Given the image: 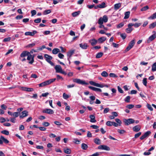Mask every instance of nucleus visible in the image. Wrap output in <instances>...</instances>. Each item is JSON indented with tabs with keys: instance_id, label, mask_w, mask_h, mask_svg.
<instances>
[{
	"instance_id": "a19ab883",
	"label": "nucleus",
	"mask_w": 156,
	"mask_h": 156,
	"mask_svg": "<svg viewBox=\"0 0 156 156\" xmlns=\"http://www.w3.org/2000/svg\"><path fill=\"white\" fill-rule=\"evenodd\" d=\"M118 34H120V36L123 39H125L126 37V34L125 33L121 34L120 33H119Z\"/></svg>"
},
{
	"instance_id": "69168bd1",
	"label": "nucleus",
	"mask_w": 156,
	"mask_h": 156,
	"mask_svg": "<svg viewBox=\"0 0 156 156\" xmlns=\"http://www.w3.org/2000/svg\"><path fill=\"white\" fill-rule=\"evenodd\" d=\"M58 56L60 58L62 59L64 57V55L61 53H59L58 55Z\"/></svg>"
},
{
	"instance_id": "423d86ee",
	"label": "nucleus",
	"mask_w": 156,
	"mask_h": 156,
	"mask_svg": "<svg viewBox=\"0 0 156 156\" xmlns=\"http://www.w3.org/2000/svg\"><path fill=\"white\" fill-rule=\"evenodd\" d=\"M75 51L74 50H71L67 52V60L69 61V64H70V59L74 53Z\"/></svg>"
},
{
	"instance_id": "5701e85b",
	"label": "nucleus",
	"mask_w": 156,
	"mask_h": 156,
	"mask_svg": "<svg viewBox=\"0 0 156 156\" xmlns=\"http://www.w3.org/2000/svg\"><path fill=\"white\" fill-rule=\"evenodd\" d=\"M121 6V3H118L114 5V9L117 10Z\"/></svg>"
},
{
	"instance_id": "864d4df0",
	"label": "nucleus",
	"mask_w": 156,
	"mask_h": 156,
	"mask_svg": "<svg viewBox=\"0 0 156 156\" xmlns=\"http://www.w3.org/2000/svg\"><path fill=\"white\" fill-rule=\"evenodd\" d=\"M113 122H112L110 121H107L106 123V125L109 126H111L113 125Z\"/></svg>"
},
{
	"instance_id": "1a4fd4ad",
	"label": "nucleus",
	"mask_w": 156,
	"mask_h": 156,
	"mask_svg": "<svg viewBox=\"0 0 156 156\" xmlns=\"http://www.w3.org/2000/svg\"><path fill=\"white\" fill-rule=\"evenodd\" d=\"M28 115V112L26 110H24L20 114V119H23L24 117L27 116Z\"/></svg>"
},
{
	"instance_id": "7ed1b4c3",
	"label": "nucleus",
	"mask_w": 156,
	"mask_h": 156,
	"mask_svg": "<svg viewBox=\"0 0 156 156\" xmlns=\"http://www.w3.org/2000/svg\"><path fill=\"white\" fill-rule=\"evenodd\" d=\"M135 43V39H133V40L131 41L129 43L128 46L126 48L125 50L126 52H127L131 48H133L134 45Z\"/></svg>"
},
{
	"instance_id": "2f4dec72",
	"label": "nucleus",
	"mask_w": 156,
	"mask_h": 156,
	"mask_svg": "<svg viewBox=\"0 0 156 156\" xmlns=\"http://www.w3.org/2000/svg\"><path fill=\"white\" fill-rule=\"evenodd\" d=\"M98 6L99 8H103L106 7L105 3L104 2H103L101 4L98 5Z\"/></svg>"
},
{
	"instance_id": "5fc2aeb1",
	"label": "nucleus",
	"mask_w": 156,
	"mask_h": 156,
	"mask_svg": "<svg viewBox=\"0 0 156 156\" xmlns=\"http://www.w3.org/2000/svg\"><path fill=\"white\" fill-rule=\"evenodd\" d=\"M11 38L10 37L6 38L4 39L3 40V41L4 42L9 41L11 40Z\"/></svg>"
},
{
	"instance_id": "c9c22d12",
	"label": "nucleus",
	"mask_w": 156,
	"mask_h": 156,
	"mask_svg": "<svg viewBox=\"0 0 156 156\" xmlns=\"http://www.w3.org/2000/svg\"><path fill=\"white\" fill-rule=\"evenodd\" d=\"M64 152L65 153L67 154H70L71 152V150L70 149L66 148V149H64Z\"/></svg>"
},
{
	"instance_id": "393cba45",
	"label": "nucleus",
	"mask_w": 156,
	"mask_h": 156,
	"mask_svg": "<svg viewBox=\"0 0 156 156\" xmlns=\"http://www.w3.org/2000/svg\"><path fill=\"white\" fill-rule=\"evenodd\" d=\"M60 52V50L58 48H55L53 49L52 51V53L54 54H56Z\"/></svg>"
},
{
	"instance_id": "e2e57ef3",
	"label": "nucleus",
	"mask_w": 156,
	"mask_h": 156,
	"mask_svg": "<svg viewBox=\"0 0 156 156\" xmlns=\"http://www.w3.org/2000/svg\"><path fill=\"white\" fill-rule=\"evenodd\" d=\"M109 76L111 77H117V76L113 73H110Z\"/></svg>"
},
{
	"instance_id": "bf43d9fd",
	"label": "nucleus",
	"mask_w": 156,
	"mask_h": 156,
	"mask_svg": "<svg viewBox=\"0 0 156 156\" xmlns=\"http://www.w3.org/2000/svg\"><path fill=\"white\" fill-rule=\"evenodd\" d=\"M35 43H32L30 44H28L27 46H26V47L27 48H30L33 47L35 45Z\"/></svg>"
},
{
	"instance_id": "37998d69",
	"label": "nucleus",
	"mask_w": 156,
	"mask_h": 156,
	"mask_svg": "<svg viewBox=\"0 0 156 156\" xmlns=\"http://www.w3.org/2000/svg\"><path fill=\"white\" fill-rule=\"evenodd\" d=\"M51 12V10L48 9V10H45L43 12L44 15H47L50 13Z\"/></svg>"
},
{
	"instance_id": "412c9836",
	"label": "nucleus",
	"mask_w": 156,
	"mask_h": 156,
	"mask_svg": "<svg viewBox=\"0 0 156 156\" xmlns=\"http://www.w3.org/2000/svg\"><path fill=\"white\" fill-rule=\"evenodd\" d=\"M44 57L46 58V60L48 62V61H51L52 58V57L48 54H45L44 55Z\"/></svg>"
},
{
	"instance_id": "4c0bfd02",
	"label": "nucleus",
	"mask_w": 156,
	"mask_h": 156,
	"mask_svg": "<svg viewBox=\"0 0 156 156\" xmlns=\"http://www.w3.org/2000/svg\"><path fill=\"white\" fill-rule=\"evenodd\" d=\"M20 113L19 112H14L12 113V116L14 117H18L19 114Z\"/></svg>"
},
{
	"instance_id": "cd10ccee",
	"label": "nucleus",
	"mask_w": 156,
	"mask_h": 156,
	"mask_svg": "<svg viewBox=\"0 0 156 156\" xmlns=\"http://www.w3.org/2000/svg\"><path fill=\"white\" fill-rule=\"evenodd\" d=\"M156 26V22H154L150 24L149 26L150 29H153Z\"/></svg>"
},
{
	"instance_id": "20e7f679",
	"label": "nucleus",
	"mask_w": 156,
	"mask_h": 156,
	"mask_svg": "<svg viewBox=\"0 0 156 156\" xmlns=\"http://www.w3.org/2000/svg\"><path fill=\"white\" fill-rule=\"evenodd\" d=\"M152 33L153 34L149 37L147 40V42L148 43H150L156 37V32L155 31H152Z\"/></svg>"
},
{
	"instance_id": "e433bc0d",
	"label": "nucleus",
	"mask_w": 156,
	"mask_h": 156,
	"mask_svg": "<svg viewBox=\"0 0 156 156\" xmlns=\"http://www.w3.org/2000/svg\"><path fill=\"white\" fill-rule=\"evenodd\" d=\"M101 75L103 77H106L108 76V74L106 72L104 71L101 73Z\"/></svg>"
},
{
	"instance_id": "f3484780",
	"label": "nucleus",
	"mask_w": 156,
	"mask_h": 156,
	"mask_svg": "<svg viewBox=\"0 0 156 156\" xmlns=\"http://www.w3.org/2000/svg\"><path fill=\"white\" fill-rule=\"evenodd\" d=\"M88 87L89 89L95 91H98L100 92H101L102 91L101 90L100 88H96L92 86H89Z\"/></svg>"
},
{
	"instance_id": "f704fd0d",
	"label": "nucleus",
	"mask_w": 156,
	"mask_h": 156,
	"mask_svg": "<svg viewBox=\"0 0 156 156\" xmlns=\"http://www.w3.org/2000/svg\"><path fill=\"white\" fill-rule=\"evenodd\" d=\"M102 18L105 23L107 22L108 21V18L106 15L104 16Z\"/></svg>"
},
{
	"instance_id": "b1692460",
	"label": "nucleus",
	"mask_w": 156,
	"mask_h": 156,
	"mask_svg": "<svg viewBox=\"0 0 156 156\" xmlns=\"http://www.w3.org/2000/svg\"><path fill=\"white\" fill-rule=\"evenodd\" d=\"M106 38L105 37H100L98 39V42L100 43H102L103 42L106 40Z\"/></svg>"
},
{
	"instance_id": "f257e3e1",
	"label": "nucleus",
	"mask_w": 156,
	"mask_h": 156,
	"mask_svg": "<svg viewBox=\"0 0 156 156\" xmlns=\"http://www.w3.org/2000/svg\"><path fill=\"white\" fill-rule=\"evenodd\" d=\"M56 80V78L51 79L45 81L39 84V87H43L45 86L48 85L53 82H54Z\"/></svg>"
},
{
	"instance_id": "a878e982",
	"label": "nucleus",
	"mask_w": 156,
	"mask_h": 156,
	"mask_svg": "<svg viewBox=\"0 0 156 156\" xmlns=\"http://www.w3.org/2000/svg\"><path fill=\"white\" fill-rule=\"evenodd\" d=\"M80 11L75 12L72 13V15L73 17H76L79 15L80 14Z\"/></svg>"
},
{
	"instance_id": "473e14b6",
	"label": "nucleus",
	"mask_w": 156,
	"mask_h": 156,
	"mask_svg": "<svg viewBox=\"0 0 156 156\" xmlns=\"http://www.w3.org/2000/svg\"><path fill=\"white\" fill-rule=\"evenodd\" d=\"M152 71L154 72L156 71V62L154 63L152 66Z\"/></svg>"
},
{
	"instance_id": "4d7b16f0",
	"label": "nucleus",
	"mask_w": 156,
	"mask_h": 156,
	"mask_svg": "<svg viewBox=\"0 0 156 156\" xmlns=\"http://www.w3.org/2000/svg\"><path fill=\"white\" fill-rule=\"evenodd\" d=\"M31 16H33L36 14L37 12L35 10H32L31 12Z\"/></svg>"
},
{
	"instance_id": "0e129e2a",
	"label": "nucleus",
	"mask_w": 156,
	"mask_h": 156,
	"mask_svg": "<svg viewBox=\"0 0 156 156\" xmlns=\"http://www.w3.org/2000/svg\"><path fill=\"white\" fill-rule=\"evenodd\" d=\"M117 88L119 92L121 93H123V90L120 87L118 86Z\"/></svg>"
},
{
	"instance_id": "052dcab7",
	"label": "nucleus",
	"mask_w": 156,
	"mask_h": 156,
	"mask_svg": "<svg viewBox=\"0 0 156 156\" xmlns=\"http://www.w3.org/2000/svg\"><path fill=\"white\" fill-rule=\"evenodd\" d=\"M147 107L150 111H153V108L150 105L147 104Z\"/></svg>"
},
{
	"instance_id": "4468645a",
	"label": "nucleus",
	"mask_w": 156,
	"mask_h": 156,
	"mask_svg": "<svg viewBox=\"0 0 156 156\" xmlns=\"http://www.w3.org/2000/svg\"><path fill=\"white\" fill-rule=\"evenodd\" d=\"M37 32L36 30H34L32 32H27L25 33V35L26 36L29 35L30 36H33L37 33Z\"/></svg>"
},
{
	"instance_id": "dca6fc26",
	"label": "nucleus",
	"mask_w": 156,
	"mask_h": 156,
	"mask_svg": "<svg viewBox=\"0 0 156 156\" xmlns=\"http://www.w3.org/2000/svg\"><path fill=\"white\" fill-rule=\"evenodd\" d=\"M30 52L27 51H23L20 54V57L21 58L24 57L26 56H27L29 54Z\"/></svg>"
},
{
	"instance_id": "bb28decb",
	"label": "nucleus",
	"mask_w": 156,
	"mask_h": 156,
	"mask_svg": "<svg viewBox=\"0 0 156 156\" xmlns=\"http://www.w3.org/2000/svg\"><path fill=\"white\" fill-rule=\"evenodd\" d=\"M94 141L95 144L98 145H99L101 144V140L99 138H96L94 139Z\"/></svg>"
},
{
	"instance_id": "72a5a7b5",
	"label": "nucleus",
	"mask_w": 156,
	"mask_h": 156,
	"mask_svg": "<svg viewBox=\"0 0 156 156\" xmlns=\"http://www.w3.org/2000/svg\"><path fill=\"white\" fill-rule=\"evenodd\" d=\"M103 53L102 52H99L97 53L96 56V58H101L103 55Z\"/></svg>"
},
{
	"instance_id": "58836bf2",
	"label": "nucleus",
	"mask_w": 156,
	"mask_h": 156,
	"mask_svg": "<svg viewBox=\"0 0 156 156\" xmlns=\"http://www.w3.org/2000/svg\"><path fill=\"white\" fill-rule=\"evenodd\" d=\"M70 97L69 96L65 93H64L63 94V98L65 99H67Z\"/></svg>"
},
{
	"instance_id": "ea45409f",
	"label": "nucleus",
	"mask_w": 156,
	"mask_h": 156,
	"mask_svg": "<svg viewBox=\"0 0 156 156\" xmlns=\"http://www.w3.org/2000/svg\"><path fill=\"white\" fill-rule=\"evenodd\" d=\"M130 97L129 96H127L124 99L125 101L127 103L130 102Z\"/></svg>"
},
{
	"instance_id": "603ef678",
	"label": "nucleus",
	"mask_w": 156,
	"mask_h": 156,
	"mask_svg": "<svg viewBox=\"0 0 156 156\" xmlns=\"http://www.w3.org/2000/svg\"><path fill=\"white\" fill-rule=\"evenodd\" d=\"M41 21V19L40 18H37L36 19H35L34 20V22L35 23H40Z\"/></svg>"
},
{
	"instance_id": "a211bd4d",
	"label": "nucleus",
	"mask_w": 156,
	"mask_h": 156,
	"mask_svg": "<svg viewBox=\"0 0 156 156\" xmlns=\"http://www.w3.org/2000/svg\"><path fill=\"white\" fill-rule=\"evenodd\" d=\"M140 126L137 125L133 127V130L134 132H138L140 130Z\"/></svg>"
},
{
	"instance_id": "c85d7f7f",
	"label": "nucleus",
	"mask_w": 156,
	"mask_h": 156,
	"mask_svg": "<svg viewBox=\"0 0 156 156\" xmlns=\"http://www.w3.org/2000/svg\"><path fill=\"white\" fill-rule=\"evenodd\" d=\"M130 12L129 11L126 12L125 13L124 19H127L129 17Z\"/></svg>"
},
{
	"instance_id": "f03ea898",
	"label": "nucleus",
	"mask_w": 156,
	"mask_h": 156,
	"mask_svg": "<svg viewBox=\"0 0 156 156\" xmlns=\"http://www.w3.org/2000/svg\"><path fill=\"white\" fill-rule=\"evenodd\" d=\"M73 81L74 82L82 85L88 84V83L86 82L85 81L79 79H73Z\"/></svg>"
},
{
	"instance_id": "aec40b11",
	"label": "nucleus",
	"mask_w": 156,
	"mask_h": 156,
	"mask_svg": "<svg viewBox=\"0 0 156 156\" xmlns=\"http://www.w3.org/2000/svg\"><path fill=\"white\" fill-rule=\"evenodd\" d=\"M90 119V122L92 123H95L96 122V120L95 119V116L94 115H90L89 116Z\"/></svg>"
},
{
	"instance_id": "f8f14e48",
	"label": "nucleus",
	"mask_w": 156,
	"mask_h": 156,
	"mask_svg": "<svg viewBox=\"0 0 156 156\" xmlns=\"http://www.w3.org/2000/svg\"><path fill=\"white\" fill-rule=\"evenodd\" d=\"M89 83L92 85L99 87L101 88H102L103 86L101 85V84H100L98 83H96L94 81H91L89 82Z\"/></svg>"
},
{
	"instance_id": "774afa93",
	"label": "nucleus",
	"mask_w": 156,
	"mask_h": 156,
	"mask_svg": "<svg viewBox=\"0 0 156 156\" xmlns=\"http://www.w3.org/2000/svg\"><path fill=\"white\" fill-rule=\"evenodd\" d=\"M109 111V108H106L104 110V113L105 114L108 112Z\"/></svg>"
},
{
	"instance_id": "9d476101",
	"label": "nucleus",
	"mask_w": 156,
	"mask_h": 156,
	"mask_svg": "<svg viewBox=\"0 0 156 156\" xmlns=\"http://www.w3.org/2000/svg\"><path fill=\"white\" fill-rule=\"evenodd\" d=\"M43 113H47L50 114H53L54 113L53 111L50 109L46 108L42 111Z\"/></svg>"
},
{
	"instance_id": "ddd939ff",
	"label": "nucleus",
	"mask_w": 156,
	"mask_h": 156,
	"mask_svg": "<svg viewBox=\"0 0 156 156\" xmlns=\"http://www.w3.org/2000/svg\"><path fill=\"white\" fill-rule=\"evenodd\" d=\"M20 89H21L22 90L27 92H31L34 90V89L33 88L27 87H20Z\"/></svg>"
},
{
	"instance_id": "49530a36",
	"label": "nucleus",
	"mask_w": 156,
	"mask_h": 156,
	"mask_svg": "<svg viewBox=\"0 0 156 156\" xmlns=\"http://www.w3.org/2000/svg\"><path fill=\"white\" fill-rule=\"evenodd\" d=\"M124 25V23H121L118 25L116 27L117 28H119L122 27Z\"/></svg>"
},
{
	"instance_id": "c03bdc74",
	"label": "nucleus",
	"mask_w": 156,
	"mask_h": 156,
	"mask_svg": "<svg viewBox=\"0 0 156 156\" xmlns=\"http://www.w3.org/2000/svg\"><path fill=\"white\" fill-rule=\"evenodd\" d=\"M149 9V7L147 5L145 6L141 9V11H146Z\"/></svg>"
},
{
	"instance_id": "4be33fe9",
	"label": "nucleus",
	"mask_w": 156,
	"mask_h": 156,
	"mask_svg": "<svg viewBox=\"0 0 156 156\" xmlns=\"http://www.w3.org/2000/svg\"><path fill=\"white\" fill-rule=\"evenodd\" d=\"M89 42L91 43L92 46H94L97 43V41L95 39H93L89 40Z\"/></svg>"
},
{
	"instance_id": "0eeeda50",
	"label": "nucleus",
	"mask_w": 156,
	"mask_h": 156,
	"mask_svg": "<svg viewBox=\"0 0 156 156\" xmlns=\"http://www.w3.org/2000/svg\"><path fill=\"white\" fill-rule=\"evenodd\" d=\"M133 26L132 23H129L128 25V28L126 29V31L127 33H130L133 30L132 27Z\"/></svg>"
},
{
	"instance_id": "de8ad7c7",
	"label": "nucleus",
	"mask_w": 156,
	"mask_h": 156,
	"mask_svg": "<svg viewBox=\"0 0 156 156\" xmlns=\"http://www.w3.org/2000/svg\"><path fill=\"white\" fill-rule=\"evenodd\" d=\"M50 123L48 122H44L42 123V125L45 127H47L49 126Z\"/></svg>"
},
{
	"instance_id": "7c9ffc66",
	"label": "nucleus",
	"mask_w": 156,
	"mask_h": 156,
	"mask_svg": "<svg viewBox=\"0 0 156 156\" xmlns=\"http://www.w3.org/2000/svg\"><path fill=\"white\" fill-rule=\"evenodd\" d=\"M156 18V12L153 14L148 18L149 20H153Z\"/></svg>"
},
{
	"instance_id": "39448f33",
	"label": "nucleus",
	"mask_w": 156,
	"mask_h": 156,
	"mask_svg": "<svg viewBox=\"0 0 156 156\" xmlns=\"http://www.w3.org/2000/svg\"><path fill=\"white\" fill-rule=\"evenodd\" d=\"M27 56V59L29 61L28 63L30 64H32L34 61V56L33 55H32L30 54V53Z\"/></svg>"
},
{
	"instance_id": "09e8293b",
	"label": "nucleus",
	"mask_w": 156,
	"mask_h": 156,
	"mask_svg": "<svg viewBox=\"0 0 156 156\" xmlns=\"http://www.w3.org/2000/svg\"><path fill=\"white\" fill-rule=\"evenodd\" d=\"M2 138L3 140V142L6 144L9 143V141L6 139H5L3 136H2Z\"/></svg>"
},
{
	"instance_id": "6ab92c4d",
	"label": "nucleus",
	"mask_w": 156,
	"mask_h": 156,
	"mask_svg": "<svg viewBox=\"0 0 156 156\" xmlns=\"http://www.w3.org/2000/svg\"><path fill=\"white\" fill-rule=\"evenodd\" d=\"M79 45L81 48L83 49H86L88 47V46L87 43L80 44Z\"/></svg>"
},
{
	"instance_id": "9b49d317",
	"label": "nucleus",
	"mask_w": 156,
	"mask_h": 156,
	"mask_svg": "<svg viewBox=\"0 0 156 156\" xmlns=\"http://www.w3.org/2000/svg\"><path fill=\"white\" fill-rule=\"evenodd\" d=\"M151 133V132L150 131H148L145 132L144 134L140 138V139L141 140H142L145 138L148 137L149 136L150 134Z\"/></svg>"
},
{
	"instance_id": "13d9d810",
	"label": "nucleus",
	"mask_w": 156,
	"mask_h": 156,
	"mask_svg": "<svg viewBox=\"0 0 156 156\" xmlns=\"http://www.w3.org/2000/svg\"><path fill=\"white\" fill-rule=\"evenodd\" d=\"M143 84L145 85V86H147V78H144L143 80Z\"/></svg>"
},
{
	"instance_id": "3c124183",
	"label": "nucleus",
	"mask_w": 156,
	"mask_h": 156,
	"mask_svg": "<svg viewBox=\"0 0 156 156\" xmlns=\"http://www.w3.org/2000/svg\"><path fill=\"white\" fill-rule=\"evenodd\" d=\"M126 108L129 109H131L133 108L134 107V105L132 104H130L126 106Z\"/></svg>"
},
{
	"instance_id": "79ce46f5",
	"label": "nucleus",
	"mask_w": 156,
	"mask_h": 156,
	"mask_svg": "<svg viewBox=\"0 0 156 156\" xmlns=\"http://www.w3.org/2000/svg\"><path fill=\"white\" fill-rule=\"evenodd\" d=\"M1 133L3 134H4L6 135H8L9 134V132L8 131H7L6 130H4L3 131H2L1 132Z\"/></svg>"
},
{
	"instance_id": "680f3d73",
	"label": "nucleus",
	"mask_w": 156,
	"mask_h": 156,
	"mask_svg": "<svg viewBox=\"0 0 156 156\" xmlns=\"http://www.w3.org/2000/svg\"><path fill=\"white\" fill-rule=\"evenodd\" d=\"M141 132H139L138 133L136 134L134 136V138H136L138 137L141 135Z\"/></svg>"
},
{
	"instance_id": "338daca9",
	"label": "nucleus",
	"mask_w": 156,
	"mask_h": 156,
	"mask_svg": "<svg viewBox=\"0 0 156 156\" xmlns=\"http://www.w3.org/2000/svg\"><path fill=\"white\" fill-rule=\"evenodd\" d=\"M54 123L57 125L60 126L62 125V123L59 121H55L54 122Z\"/></svg>"
},
{
	"instance_id": "2eb2a0df",
	"label": "nucleus",
	"mask_w": 156,
	"mask_h": 156,
	"mask_svg": "<svg viewBox=\"0 0 156 156\" xmlns=\"http://www.w3.org/2000/svg\"><path fill=\"white\" fill-rule=\"evenodd\" d=\"M55 68L56 70V72L58 73H60V72L62 71V69L61 66L59 65H56Z\"/></svg>"
},
{
	"instance_id": "c756f323",
	"label": "nucleus",
	"mask_w": 156,
	"mask_h": 156,
	"mask_svg": "<svg viewBox=\"0 0 156 156\" xmlns=\"http://www.w3.org/2000/svg\"><path fill=\"white\" fill-rule=\"evenodd\" d=\"M98 148L99 149L104 150L106 151H109L110 150L109 147H98Z\"/></svg>"
},
{
	"instance_id": "6e6d98bb",
	"label": "nucleus",
	"mask_w": 156,
	"mask_h": 156,
	"mask_svg": "<svg viewBox=\"0 0 156 156\" xmlns=\"http://www.w3.org/2000/svg\"><path fill=\"white\" fill-rule=\"evenodd\" d=\"M141 24L140 23H136L134 24L133 23V26H134V27H138L139 26L141 25Z\"/></svg>"
},
{
	"instance_id": "8fccbe9b",
	"label": "nucleus",
	"mask_w": 156,
	"mask_h": 156,
	"mask_svg": "<svg viewBox=\"0 0 156 156\" xmlns=\"http://www.w3.org/2000/svg\"><path fill=\"white\" fill-rule=\"evenodd\" d=\"M73 142L76 144H78L80 143V141L76 139H74L73 140Z\"/></svg>"
},
{
	"instance_id": "6e6552de",
	"label": "nucleus",
	"mask_w": 156,
	"mask_h": 156,
	"mask_svg": "<svg viewBox=\"0 0 156 156\" xmlns=\"http://www.w3.org/2000/svg\"><path fill=\"white\" fill-rule=\"evenodd\" d=\"M124 122L126 125H129L131 124H132L135 122V120L132 119H125Z\"/></svg>"
},
{
	"instance_id": "a18cd8bd",
	"label": "nucleus",
	"mask_w": 156,
	"mask_h": 156,
	"mask_svg": "<svg viewBox=\"0 0 156 156\" xmlns=\"http://www.w3.org/2000/svg\"><path fill=\"white\" fill-rule=\"evenodd\" d=\"M104 22L102 17H101L99 19L98 23L99 24H103Z\"/></svg>"
}]
</instances>
